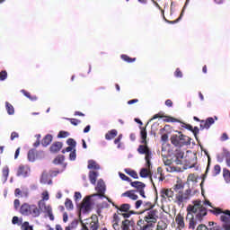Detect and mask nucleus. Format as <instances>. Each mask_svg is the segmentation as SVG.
<instances>
[{
    "label": "nucleus",
    "mask_w": 230,
    "mask_h": 230,
    "mask_svg": "<svg viewBox=\"0 0 230 230\" xmlns=\"http://www.w3.org/2000/svg\"><path fill=\"white\" fill-rule=\"evenodd\" d=\"M175 222L181 229H184V227H186V225L184 224V217H182V215L178 214L176 216Z\"/></svg>",
    "instance_id": "20"
},
{
    "label": "nucleus",
    "mask_w": 230,
    "mask_h": 230,
    "mask_svg": "<svg viewBox=\"0 0 230 230\" xmlns=\"http://www.w3.org/2000/svg\"><path fill=\"white\" fill-rule=\"evenodd\" d=\"M8 78V72L6 70H2L0 72V82H4Z\"/></svg>",
    "instance_id": "41"
},
{
    "label": "nucleus",
    "mask_w": 230,
    "mask_h": 230,
    "mask_svg": "<svg viewBox=\"0 0 230 230\" xmlns=\"http://www.w3.org/2000/svg\"><path fill=\"white\" fill-rule=\"evenodd\" d=\"M227 139H229V136L227 135V133H223L220 137V141H227Z\"/></svg>",
    "instance_id": "57"
},
{
    "label": "nucleus",
    "mask_w": 230,
    "mask_h": 230,
    "mask_svg": "<svg viewBox=\"0 0 230 230\" xmlns=\"http://www.w3.org/2000/svg\"><path fill=\"white\" fill-rule=\"evenodd\" d=\"M121 228H122V230H129L130 229V221L128 219L122 221Z\"/></svg>",
    "instance_id": "38"
},
{
    "label": "nucleus",
    "mask_w": 230,
    "mask_h": 230,
    "mask_svg": "<svg viewBox=\"0 0 230 230\" xmlns=\"http://www.w3.org/2000/svg\"><path fill=\"white\" fill-rule=\"evenodd\" d=\"M52 141H53V136L48 134L41 140V145H42V146H49V145H51Z\"/></svg>",
    "instance_id": "18"
},
{
    "label": "nucleus",
    "mask_w": 230,
    "mask_h": 230,
    "mask_svg": "<svg viewBox=\"0 0 230 230\" xmlns=\"http://www.w3.org/2000/svg\"><path fill=\"white\" fill-rule=\"evenodd\" d=\"M119 209L122 213H127V211H128V209H130V204H127V203L122 204Z\"/></svg>",
    "instance_id": "39"
},
{
    "label": "nucleus",
    "mask_w": 230,
    "mask_h": 230,
    "mask_svg": "<svg viewBox=\"0 0 230 230\" xmlns=\"http://www.w3.org/2000/svg\"><path fill=\"white\" fill-rule=\"evenodd\" d=\"M62 146H64V144H62V142H54L50 146L49 151L51 154H58L59 150H62Z\"/></svg>",
    "instance_id": "16"
},
{
    "label": "nucleus",
    "mask_w": 230,
    "mask_h": 230,
    "mask_svg": "<svg viewBox=\"0 0 230 230\" xmlns=\"http://www.w3.org/2000/svg\"><path fill=\"white\" fill-rule=\"evenodd\" d=\"M40 183L41 184H53V181L51 180H49V175L46 172H43L41 174Z\"/></svg>",
    "instance_id": "17"
},
{
    "label": "nucleus",
    "mask_w": 230,
    "mask_h": 230,
    "mask_svg": "<svg viewBox=\"0 0 230 230\" xmlns=\"http://www.w3.org/2000/svg\"><path fill=\"white\" fill-rule=\"evenodd\" d=\"M87 168L88 170H100V164L94 160H89Z\"/></svg>",
    "instance_id": "26"
},
{
    "label": "nucleus",
    "mask_w": 230,
    "mask_h": 230,
    "mask_svg": "<svg viewBox=\"0 0 230 230\" xmlns=\"http://www.w3.org/2000/svg\"><path fill=\"white\" fill-rule=\"evenodd\" d=\"M119 175L122 181H126L127 182H132V180L128 178V176H126L125 173L119 172Z\"/></svg>",
    "instance_id": "47"
},
{
    "label": "nucleus",
    "mask_w": 230,
    "mask_h": 230,
    "mask_svg": "<svg viewBox=\"0 0 230 230\" xmlns=\"http://www.w3.org/2000/svg\"><path fill=\"white\" fill-rule=\"evenodd\" d=\"M28 159L31 163H34V161L37 159V149L29 150Z\"/></svg>",
    "instance_id": "23"
},
{
    "label": "nucleus",
    "mask_w": 230,
    "mask_h": 230,
    "mask_svg": "<svg viewBox=\"0 0 230 230\" xmlns=\"http://www.w3.org/2000/svg\"><path fill=\"white\" fill-rule=\"evenodd\" d=\"M223 157L226 159V165L230 168V152L227 149H223Z\"/></svg>",
    "instance_id": "28"
},
{
    "label": "nucleus",
    "mask_w": 230,
    "mask_h": 230,
    "mask_svg": "<svg viewBox=\"0 0 230 230\" xmlns=\"http://www.w3.org/2000/svg\"><path fill=\"white\" fill-rule=\"evenodd\" d=\"M144 207H145V211H152V209H154V205L150 201L146 202L144 204Z\"/></svg>",
    "instance_id": "44"
},
{
    "label": "nucleus",
    "mask_w": 230,
    "mask_h": 230,
    "mask_svg": "<svg viewBox=\"0 0 230 230\" xmlns=\"http://www.w3.org/2000/svg\"><path fill=\"white\" fill-rule=\"evenodd\" d=\"M82 230H98L100 227V221L97 215H92L90 219H86L85 222L81 221Z\"/></svg>",
    "instance_id": "7"
},
{
    "label": "nucleus",
    "mask_w": 230,
    "mask_h": 230,
    "mask_svg": "<svg viewBox=\"0 0 230 230\" xmlns=\"http://www.w3.org/2000/svg\"><path fill=\"white\" fill-rule=\"evenodd\" d=\"M184 186H182V183H177L174 185L173 190L176 191V193H179L180 190H182Z\"/></svg>",
    "instance_id": "51"
},
{
    "label": "nucleus",
    "mask_w": 230,
    "mask_h": 230,
    "mask_svg": "<svg viewBox=\"0 0 230 230\" xmlns=\"http://www.w3.org/2000/svg\"><path fill=\"white\" fill-rule=\"evenodd\" d=\"M211 125H215V119L213 117H209L205 120L202 119L199 127L201 130H204L205 128L206 130H209Z\"/></svg>",
    "instance_id": "13"
},
{
    "label": "nucleus",
    "mask_w": 230,
    "mask_h": 230,
    "mask_svg": "<svg viewBox=\"0 0 230 230\" xmlns=\"http://www.w3.org/2000/svg\"><path fill=\"white\" fill-rule=\"evenodd\" d=\"M65 208L66 209H73V208H74L73 201L69 199H66L65 201Z\"/></svg>",
    "instance_id": "42"
},
{
    "label": "nucleus",
    "mask_w": 230,
    "mask_h": 230,
    "mask_svg": "<svg viewBox=\"0 0 230 230\" xmlns=\"http://www.w3.org/2000/svg\"><path fill=\"white\" fill-rule=\"evenodd\" d=\"M191 132L194 134L195 137H197V134H199V129L198 127H194V128H192Z\"/></svg>",
    "instance_id": "63"
},
{
    "label": "nucleus",
    "mask_w": 230,
    "mask_h": 230,
    "mask_svg": "<svg viewBox=\"0 0 230 230\" xmlns=\"http://www.w3.org/2000/svg\"><path fill=\"white\" fill-rule=\"evenodd\" d=\"M184 159V152L181 149H176L174 151V160L173 163L177 165H182V160Z\"/></svg>",
    "instance_id": "12"
},
{
    "label": "nucleus",
    "mask_w": 230,
    "mask_h": 230,
    "mask_svg": "<svg viewBox=\"0 0 230 230\" xmlns=\"http://www.w3.org/2000/svg\"><path fill=\"white\" fill-rule=\"evenodd\" d=\"M68 136H69V132L67 131H59V133L58 134V137L60 139L68 137Z\"/></svg>",
    "instance_id": "46"
},
{
    "label": "nucleus",
    "mask_w": 230,
    "mask_h": 230,
    "mask_svg": "<svg viewBox=\"0 0 230 230\" xmlns=\"http://www.w3.org/2000/svg\"><path fill=\"white\" fill-rule=\"evenodd\" d=\"M98 179V172L90 171L89 172V180L91 184H96V181Z\"/></svg>",
    "instance_id": "24"
},
{
    "label": "nucleus",
    "mask_w": 230,
    "mask_h": 230,
    "mask_svg": "<svg viewBox=\"0 0 230 230\" xmlns=\"http://www.w3.org/2000/svg\"><path fill=\"white\" fill-rule=\"evenodd\" d=\"M20 213L24 217L31 216L34 218H37V217H40L41 210L37 205L23 203L20 208Z\"/></svg>",
    "instance_id": "2"
},
{
    "label": "nucleus",
    "mask_w": 230,
    "mask_h": 230,
    "mask_svg": "<svg viewBox=\"0 0 230 230\" xmlns=\"http://www.w3.org/2000/svg\"><path fill=\"white\" fill-rule=\"evenodd\" d=\"M95 190L98 192L97 195H99V197H105V182L103 180L98 181Z\"/></svg>",
    "instance_id": "15"
},
{
    "label": "nucleus",
    "mask_w": 230,
    "mask_h": 230,
    "mask_svg": "<svg viewBox=\"0 0 230 230\" xmlns=\"http://www.w3.org/2000/svg\"><path fill=\"white\" fill-rule=\"evenodd\" d=\"M41 197L42 199L38 202L40 209H42V208H44V210L48 214L49 220H55V216H53V208H51V206L49 205L46 206V202H44V200H49V193L48 192V190L43 191L41 193Z\"/></svg>",
    "instance_id": "3"
},
{
    "label": "nucleus",
    "mask_w": 230,
    "mask_h": 230,
    "mask_svg": "<svg viewBox=\"0 0 230 230\" xmlns=\"http://www.w3.org/2000/svg\"><path fill=\"white\" fill-rule=\"evenodd\" d=\"M220 222H222V227L212 226L210 230H230V210H224V213L220 216Z\"/></svg>",
    "instance_id": "8"
},
{
    "label": "nucleus",
    "mask_w": 230,
    "mask_h": 230,
    "mask_svg": "<svg viewBox=\"0 0 230 230\" xmlns=\"http://www.w3.org/2000/svg\"><path fill=\"white\" fill-rule=\"evenodd\" d=\"M30 173V167L28 165L20 164L18 166L16 175L17 177H27Z\"/></svg>",
    "instance_id": "11"
},
{
    "label": "nucleus",
    "mask_w": 230,
    "mask_h": 230,
    "mask_svg": "<svg viewBox=\"0 0 230 230\" xmlns=\"http://www.w3.org/2000/svg\"><path fill=\"white\" fill-rule=\"evenodd\" d=\"M70 161H75L76 160V149H74L70 155H69Z\"/></svg>",
    "instance_id": "50"
},
{
    "label": "nucleus",
    "mask_w": 230,
    "mask_h": 230,
    "mask_svg": "<svg viewBox=\"0 0 230 230\" xmlns=\"http://www.w3.org/2000/svg\"><path fill=\"white\" fill-rule=\"evenodd\" d=\"M81 211L87 213V211H91V196H86L81 204Z\"/></svg>",
    "instance_id": "14"
},
{
    "label": "nucleus",
    "mask_w": 230,
    "mask_h": 230,
    "mask_svg": "<svg viewBox=\"0 0 230 230\" xmlns=\"http://www.w3.org/2000/svg\"><path fill=\"white\" fill-rule=\"evenodd\" d=\"M21 93L26 96V98H29L31 102H37L38 98L37 96L33 95L31 96V93L26 90H22Z\"/></svg>",
    "instance_id": "29"
},
{
    "label": "nucleus",
    "mask_w": 230,
    "mask_h": 230,
    "mask_svg": "<svg viewBox=\"0 0 230 230\" xmlns=\"http://www.w3.org/2000/svg\"><path fill=\"white\" fill-rule=\"evenodd\" d=\"M209 211L210 213H213V215H216V217L218 215H224V210H222V208H215L214 210L210 209Z\"/></svg>",
    "instance_id": "45"
},
{
    "label": "nucleus",
    "mask_w": 230,
    "mask_h": 230,
    "mask_svg": "<svg viewBox=\"0 0 230 230\" xmlns=\"http://www.w3.org/2000/svg\"><path fill=\"white\" fill-rule=\"evenodd\" d=\"M73 150H75V147H72L71 146H69L66 149L62 150V154H66V152H73Z\"/></svg>",
    "instance_id": "58"
},
{
    "label": "nucleus",
    "mask_w": 230,
    "mask_h": 230,
    "mask_svg": "<svg viewBox=\"0 0 230 230\" xmlns=\"http://www.w3.org/2000/svg\"><path fill=\"white\" fill-rule=\"evenodd\" d=\"M140 136H141V144L142 145H146V143H148L146 141V137H147V133H146V128H140Z\"/></svg>",
    "instance_id": "25"
},
{
    "label": "nucleus",
    "mask_w": 230,
    "mask_h": 230,
    "mask_svg": "<svg viewBox=\"0 0 230 230\" xmlns=\"http://www.w3.org/2000/svg\"><path fill=\"white\" fill-rule=\"evenodd\" d=\"M121 197H128V199H131V200H137L138 199V196L134 193V190H127L121 194Z\"/></svg>",
    "instance_id": "21"
},
{
    "label": "nucleus",
    "mask_w": 230,
    "mask_h": 230,
    "mask_svg": "<svg viewBox=\"0 0 230 230\" xmlns=\"http://www.w3.org/2000/svg\"><path fill=\"white\" fill-rule=\"evenodd\" d=\"M145 219L143 220V219H140V220H138L137 221V226H138V227H140V230H143V226H145Z\"/></svg>",
    "instance_id": "55"
},
{
    "label": "nucleus",
    "mask_w": 230,
    "mask_h": 230,
    "mask_svg": "<svg viewBox=\"0 0 230 230\" xmlns=\"http://www.w3.org/2000/svg\"><path fill=\"white\" fill-rule=\"evenodd\" d=\"M116 136H118V130L111 129L105 134V139H107V141H111V139H114Z\"/></svg>",
    "instance_id": "22"
},
{
    "label": "nucleus",
    "mask_w": 230,
    "mask_h": 230,
    "mask_svg": "<svg viewBox=\"0 0 230 230\" xmlns=\"http://www.w3.org/2000/svg\"><path fill=\"white\" fill-rule=\"evenodd\" d=\"M14 195L15 197H21L22 195V191L21 190V189L19 188L15 189Z\"/></svg>",
    "instance_id": "60"
},
{
    "label": "nucleus",
    "mask_w": 230,
    "mask_h": 230,
    "mask_svg": "<svg viewBox=\"0 0 230 230\" xmlns=\"http://www.w3.org/2000/svg\"><path fill=\"white\" fill-rule=\"evenodd\" d=\"M221 172L220 165L217 164L214 166V175H218Z\"/></svg>",
    "instance_id": "54"
},
{
    "label": "nucleus",
    "mask_w": 230,
    "mask_h": 230,
    "mask_svg": "<svg viewBox=\"0 0 230 230\" xmlns=\"http://www.w3.org/2000/svg\"><path fill=\"white\" fill-rule=\"evenodd\" d=\"M5 109L9 116H13L15 114V108L10 102H5Z\"/></svg>",
    "instance_id": "27"
},
{
    "label": "nucleus",
    "mask_w": 230,
    "mask_h": 230,
    "mask_svg": "<svg viewBox=\"0 0 230 230\" xmlns=\"http://www.w3.org/2000/svg\"><path fill=\"white\" fill-rule=\"evenodd\" d=\"M2 175L4 181H8V175H10V168H8V166L3 168Z\"/></svg>",
    "instance_id": "33"
},
{
    "label": "nucleus",
    "mask_w": 230,
    "mask_h": 230,
    "mask_svg": "<svg viewBox=\"0 0 230 230\" xmlns=\"http://www.w3.org/2000/svg\"><path fill=\"white\" fill-rule=\"evenodd\" d=\"M190 194H191L190 190H187L185 192L179 190L176 196L174 197V203L178 204V206H181V204L190 199Z\"/></svg>",
    "instance_id": "9"
},
{
    "label": "nucleus",
    "mask_w": 230,
    "mask_h": 230,
    "mask_svg": "<svg viewBox=\"0 0 230 230\" xmlns=\"http://www.w3.org/2000/svg\"><path fill=\"white\" fill-rule=\"evenodd\" d=\"M121 139H123L122 134L119 135V137L114 140V144L118 145L117 148H123V143H121Z\"/></svg>",
    "instance_id": "35"
},
{
    "label": "nucleus",
    "mask_w": 230,
    "mask_h": 230,
    "mask_svg": "<svg viewBox=\"0 0 230 230\" xmlns=\"http://www.w3.org/2000/svg\"><path fill=\"white\" fill-rule=\"evenodd\" d=\"M166 227H168V225L164 221H160L156 226V230H166Z\"/></svg>",
    "instance_id": "37"
},
{
    "label": "nucleus",
    "mask_w": 230,
    "mask_h": 230,
    "mask_svg": "<svg viewBox=\"0 0 230 230\" xmlns=\"http://www.w3.org/2000/svg\"><path fill=\"white\" fill-rule=\"evenodd\" d=\"M61 172L59 170H50L49 171V175L50 177H57V175H58V173H60Z\"/></svg>",
    "instance_id": "53"
},
{
    "label": "nucleus",
    "mask_w": 230,
    "mask_h": 230,
    "mask_svg": "<svg viewBox=\"0 0 230 230\" xmlns=\"http://www.w3.org/2000/svg\"><path fill=\"white\" fill-rule=\"evenodd\" d=\"M160 197L162 199H168L169 202H174L175 200V194L172 189H162L160 191Z\"/></svg>",
    "instance_id": "10"
},
{
    "label": "nucleus",
    "mask_w": 230,
    "mask_h": 230,
    "mask_svg": "<svg viewBox=\"0 0 230 230\" xmlns=\"http://www.w3.org/2000/svg\"><path fill=\"white\" fill-rule=\"evenodd\" d=\"M223 177H224L226 182H227V183L230 182V171H229V169H226V168L223 169Z\"/></svg>",
    "instance_id": "32"
},
{
    "label": "nucleus",
    "mask_w": 230,
    "mask_h": 230,
    "mask_svg": "<svg viewBox=\"0 0 230 230\" xmlns=\"http://www.w3.org/2000/svg\"><path fill=\"white\" fill-rule=\"evenodd\" d=\"M137 152H138L140 155H145L146 166L150 170V167L152 166V163L150 162L152 159V151L150 150V147H148V145H139Z\"/></svg>",
    "instance_id": "5"
},
{
    "label": "nucleus",
    "mask_w": 230,
    "mask_h": 230,
    "mask_svg": "<svg viewBox=\"0 0 230 230\" xmlns=\"http://www.w3.org/2000/svg\"><path fill=\"white\" fill-rule=\"evenodd\" d=\"M174 76H176V78H182V72L181 71V68H176Z\"/></svg>",
    "instance_id": "52"
},
{
    "label": "nucleus",
    "mask_w": 230,
    "mask_h": 230,
    "mask_svg": "<svg viewBox=\"0 0 230 230\" xmlns=\"http://www.w3.org/2000/svg\"><path fill=\"white\" fill-rule=\"evenodd\" d=\"M75 200H80V199H82V193L80 192H75Z\"/></svg>",
    "instance_id": "61"
},
{
    "label": "nucleus",
    "mask_w": 230,
    "mask_h": 230,
    "mask_svg": "<svg viewBox=\"0 0 230 230\" xmlns=\"http://www.w3.org/2000/svg\"><path fill=\"white\" fill-rule=\"evenodd\" d=\"M113 223H117L119 224V216H118L117 214L113 215Z\"/></svg>",
    "instance_id": "62"
},
{
    "label": "nucleus",
    "mask_w": 230,
    "mask_h": 230,
    "mask_svg": "<svg viewBox=\"0 0 230 230\" xmlns=\"http://www.w3.org/2000/svg\"><path fill=\"white\" fill-rule=\"evenodd\" d=\"M120 58H122L124 62H128V64H132V62H136V58H130L125 54L121 55Z\"/></svg>",
    "instance_id": "34"
},
{
    "label": "nucleus",
    "mask_w": 230,
    "mask_h": 230,
    "mask_svg": "<svg viewBox=\"0 0 230 230\" xmlns=\"http://www.w3.org/2000/svg\"><path fill=\"white\" fill-rule=\"evenodd\" d=\"M139 175L140 177H142V179H146V177H149L150 175V170H148L147 168H142L140 170Z\"/></svg>",
    "instance_id": "31"
},
{
    "label": "nucleus",
    "mask_w": 230,
    "mask_h": 230,
    "mask_svg": "<svg viewBox=\"0 0 230 230\" xmlns=\"http://www.w3.org/2000/svg\"><path fill=\"white\" fill-rule=\"evenodd\" d=\"M171 143L174 146H186L188 145H191V138L183 134H181L180 136L173 135L171 137Z\"/></svg>",
    "instance_id": "6"
},
{
    "label": "nucleus",
    "mask_w": 230,
    "mask_h": 230,
    "mask_svg": "<svg viewBox=\"0 0 230 230\" xmlns=\"http://www.w3.org/2000/svg\"><path fill=\"white\" fill-rule=\"evenodd\" d=\"M197 230H209V228H208V226H206V225H199L197 227Z\"/></svg>",
    "instance_id": "64"
},
{
    "label": "nucleus",
    "mask_w": 230,
    "mask_h": 230,
    "mask_svg": "<svg viewBox=\"0 0 230 230\" xmlns=\"http://www.w3.org/2000/svg\"><path fill=\"white\" fill-rule=\"evenodd\" d=\"M167 172H182V169L177 166H170Z\"/></svg>",
    "instance_id": "49"
},
{
    "label": "nucleus",
    "mask_w": 230,
    "mask_h": 230,
    "mask_svg": "<svg viewBox=\"0 0 230 230\" xmlns=\"http://www.w3.org/2000/svg\"><path fill=\"white\" fill-rule=\"evenodd\" d=\"M19 137V133L13 131L11 133V141H13V139H17Z\"/></svg>",
    "instance_id": "56"
},
{
    "label": "nucleus",
    "mask_w": 230,
    "mask_h": 230,
    "mask_svg": "<svg viewBox=\"0 0 230 230\" xmlns=\"http://www.w3.org/2000/svg\"><path fill=\"white\" fill-rule=\"evenodd\" d=\"M157 213V209H151L146 212V215L144 217V220L146 222V224L142 227V230L154 227V224H156L159 218Z\"/></svg>",
    "instance_id": "4"
},
{
    "label": "nucleus",
    "mask_w": 230,
    "mask_h": 230,
    "mask_svg": "<svg viewBox=\"0 0 230 230\" xmlns=\"http://www.w3.org/2000/svg\"><path fill=\"white\" fill-rule=\"evenodd\" d=\"M22 230H33V226H30V223L28 221H25L22 226H21Z\"/></svg>",
    "instance_id": "40"
},
{
    "label": "nucleus",
    "mask_w": 230,
    "mask_h": 230,
    "mask_svg": "<svg viewBox=\"0 0 230 230\" xmlns=\"http://www.w3.org/2000/svg\"><path fill=\"white\" fill-rule=\"evenodd\" d=\"M13 206L15 209H19V207L21 206V201L19 199H14Z\"/></svg>",
    "instance_id": "59"
},
{
    "label": "nucleus",
    "mask_w": 230,
    "mask_h": 230,
    "mask_svg": "<svg viewBox=\"0 0 230 230\" xmlns=\"http://www.w3.org/2000/svg\"><path fill=\"white\" fill-rule=\"evenodd\" d=\"M68 121H70L71 125H74V127H76L78 123H82V121L78 119H67Z\"/></svg>",
    "instance_id": "48"
},
{
    "label": "nucleus",
    "mask_w": 230,
    "mask_h": 230,
    "mask_svg": "<svg viewBox=\"0 0 230 230\" xmlns=\"http://www.w3.org/2000/svg\"><path fill=\"white\" fill-rule=\"evenodd\" d=\"M66 145H68V146H72L73 148H76V141L74 138H68L66 140Z\"/></svg>",
    "instance_id": "43"
},
{
    "label": "nucleus",
    "mask_w": 230,
    "mask_h": 230,
    "mask_svg": "<svg viewBox=\"0 0 230 230\" xmlns=\"http://www.w3.org/2000/svg\"><path fill=\"white\" fill-rule=\"evenodd\" d=\"M194 205H189L187 207L186 220H189V229H195L197 222H202L204 217L208 215V208L204 207L202 201L195 200Z\"/></svg>",
    "instance_id": "1"
},
{
    "label": "nucleus",
    "mask_w": 230,
    "mask_h": 230,
    "mask_svg": "<svg viewBox=\"0 0 230 230\" xmlns=\"http://www.w3.org/2000/svg\"><path fill=\"white\" fill-rule=\"evenodd\" d=\"M124 172L133 179H139V176H137V172L134 170L125 169Z\"/></svg>",
    "instance_id": "30"
},
{
    "label": "nucleus",
    "mask_w": 230,
    "mask_h": 230,
    "mask_svg": "<svg viewBox=\"0 0 230 230\" xmlns=\"http://www.w3.org/2000/svg\"><path fill=\"white\" fill-rule=\"evenodd\" d=\"M65 156L62 155H58L54 160L53 164H62L64 163Z\"/></svg>",
    "instance_id": "36"
},
{
    "label": "nucleus",
    "mask_w": 230,
    "mask_h": 230,
    "mask_svg": "<svg viewBox=\"0 0 230 230\" xmlns=\"http://www.w3.org/2000/svg\"><path fill=\"white\" fill-rule=\"evenodd\" d=\"M130 186H132V188H136L137 191H140L141 190H145L146 185L142 181H131Z\"/></svg>",
    "instance_id": "19"
}]
</instances>
